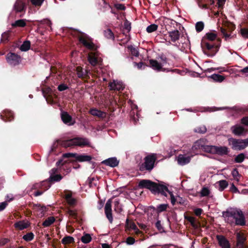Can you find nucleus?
I'll return each mask as SVG.
<instances>
[{"label": "nucleus", "instance_id": "obj_1", "mask_svg": "<svg viewBox=\"0 0 248 248\" xmlns=\"http://www.w3.org/2000/svg\"><path fill=\"white\" fill-rule=\"evenodd\" d=\"M225 222L231 226H244L246 224L245 216L242 211L236 208H229L222 212Z\"/></svg>", "mask_w": 248, "mask_h": 248}, {"label": "nucleus", "instance_id": "obj_2", "mask_svg": "<svg viewBox=\"0 0 248 248\" xmlns=\"http://www.w3.org/2000/svg\"><path fill=\"white\" fill-rule=\"evenodd\" d=\"M192 149V150L202 149L206 152L212 154H217L220 155H227L229 153V149L226 146H206L204 147L200 144L199 141H197L194 143Z\"/></svg>", "mask_w": 248, "mask_h": 248}, {"label": "nucleus", "instance_id": "obj_3", "mask_svg": "<svg viewBox=\"0 0 248 248\" xmlns=\"http://www.w3.org/2000/svg\"><path fill=\"white\" fill-rule=\"evenodd\" d=\"M139 186L140 187L150 189L153 193H161L164 196H166L165 190H167V188L166 186L158 185L150 180H142L140 182Z\"/></svg>", "mask_w": 248, "mask_h": 248}, {"label": "nucleus", "instance_id": "obj_4", "mask_svg": "<svg viewBox=\"0 0 248 248\" xmlns=\"http://www.w3.org/2000/svg\"><path fill=\"white\" fill-rule=\"evenodd\" d=\"M228 141L234 150H242L248 146V138L244 140L230 138Z\"/></svg>", "mask_w": 248, "mask_h": 248}, {"label": "nucleus", "instance_id": "obj_5", "mask_svg": "<svg viewBox=\"0 0 248 248\" xmlns=\"http://www.w3.org/2000/svg\"><path fill=\"white\" fill-rule=\"evenodd\" d=\"M89 141L85 138H77L64 141L62 145L65 147H70L72 146H84L88 145Z\"/></svg>", "mask_w": 248, "mask_h": 248}, {"label": "nucleus", "instance_id": "obj_6", "mask_svg": "<svg viewBox=\"0 0 248 248\" xmlns=\"http://www.w3.org/2000/svg\"><path fill=\"white\" fill-rule=\"evenodd\" d=\"M201 46L203 50L207 49L211 51V56H213L218 51V46L214 44L210 43L207 40H202L201 43Z\"/></svg>", "mask_w": 248, "mask_h": 248}, {"label": "nucleus", "instance_id": "obj_7", "mask_svg": "<svg viewBox=\"0 0 248 248\" xmlns=\"http://www.w3.org/2000/svg\"><path fill=\"white\" fill-rule=\"evenodd\" d=\"M156 159L155 154L148 155L145 158L144 166L146 170H151L153 169Z\"/></svg>", "mask_w": 248, "mask_h": 248}, {"label": "nucleus", "instance_id": "obj_8", "mask_svg": "<svg viewBox=\"0 0 248 248\" xmlns=\"http://www.w3.org/2000/svg\"><path fill=\"white\" fill-rule=\"evenodd\" d=\"M232 133L235 136H245L247 133V130L242 125L237 124L231 127Z\"/></svg>", "mask_w": 248, "mask_h": 248}, {"label": "nucleus", "instance_id": "obj_9", "mask_svg": "<svg viewBox=\"0 0 248 248\" xmlns=\"http://www.w3.org/2000/svg\"><path fill=\"white\" fill-rule=\"evenodd\" d=\"M79 41L84 46L90 49H93L94 46L92 42V40L86 34H83L79 38Z\"/></svg>", "mask_w": 248, "mask_h": 248}, {"label": "nucleus", "instance_id": "obj_10", "mask_svg": "<svg viewBox=\"0 0 248 248\" xmlns=\"http://www.w3.org/2000/svg\"><path fill=\"white\" fill-rule=\"evenodd\" d=\"M7 61L11 65H16L19 62L20 57L15 53H11L7 55Z\"/></svg>", "mask_w": 248, "mask_h": 248}, {"label": "nucleus", "instance_id": "obj_11", "mask_svg": "<svg viewBox=\"0 0 248 248\" xmlns=\"http://www.w3.org/2000/svg\"><path fill=\"white\" fill-rule=\"evenodd\" d=\"M105 213L107 218L110 223H112L113 217L112 215L111 201L110 200H108L105 204Z\"/></svg>", "mask_w": 248, "mask_h": 248}, {"label": "nucleus", "instance_id": "obj_12", "mask_svg": "<svg viewBox=\"0 0 248 248\" xmlns=\"http://www.w3.org/2000/svg\"><path fill=\"white\" fill-rule=\"evenodd\" d=\"M61 118L64 124L69 125H72L75 123V120L73 119L71 116L66 112H62Z\"/></svg>", "mask_w": 248, "mask_h": 248}, {"label": "nucleus", "instance_id": "obj_13", "mask_svg": "<svg viewBox=\"0 0 248 248\" xmlns=\"http://www.w3.org/2000/svg\"><path fill=\"white\" fill-rule=\"evenodd\" d=\"M191 156L186 155H179L177 157V161L179 165L183 166L190 162Z\"/></svg>", "mask_w": 248, "mask_h": 248}, {"label": "nucleus", "instance_id": "obj_14", "mask_svg": "<svg viewBox=\"0 0 248 248\" xmlns=\"http://www.w3.org/2000/svg\"><path fill=\"white\" fill-rule=\"evenodd\" d=\"M109 87L110 90L118 91L123 90L124 88V85L122 82L115 80L109 83Z\"/></svg>", "mask_w": 248, "mask_h": 248}, {"label": "nucleus", "instance_id": "obj_15", "mask_svg": "<svg viewBox=\"0 0 248 248\" xmlns=\"http://www.w3.org/2000/svg\"><path fill=\"white\" fill-rule=\"evenodd\" d=\"M237 239V247L238 248H243L244 242L246 240V237L244 234L241 232H238L236 233Z\"/></svg>", "mask_w": 248, "mask_h": 248}, {"label": "nucleus", "instance_id": "obj_16", "mask_svg": "<svg viewBox=\"0 0 248 248\" xmlns=\"http://www.w3.org/2000/svg\"><path fill=\"white\" fill-rule=\"evenodd\" d=\"M57 172V169L53 168L49 171V180L51 181L58 182L62 179V176L60 174H56Z\"/></svg>", "mask_w": 248, "mask_h": 248}, {"label": "nucleus", "instance_id": "obj_17", "mask_svg": "<svg viewBox=\"0 0 248 248\" xmlns=\"http://www.w3.org/2000/svg\"><path fill=\"white\" fill-rule=\"evenodd\" d=\"M88 61L92 65H96L99 61L98 54L96 52H91L88 55Z\"/></svg>", "mask_w": 248, "mask_h": 248}, {"label": "nucleus", "instance_id": "obj_18", "mask_svg": "<svg viewBox=\"0 0 248 248\" xmlns=\"http://www.w3.org/2000/svg\"><path fill=\"white\" fill-rule=\"evenodd\" d=\"M102 163L111 167H115L118 165L119 161L115 157H111L103 161Z\"/></svg>", "mask_w": 248, "mask_h": 248}, {"label": "nucleus", "instance_id": "obj_19", "mask_svg": "<svg viewBox=\"0 0 248 248\" xmlns=\"http://www.w3.org/2000/svg\"><path fill=\"white\" fill-rule=\"evenodd\" d=\"M150 64L151 67L155 70L157 71L165 70L164 69L162 68V67L164 66V64L159 63L155 60H150Z\"/></svg>", "mask_w": 248, "mask_h": 248}, {"label": "nucleus", "instance_id": "obj_20", "mask_svg": "<svg viewBox=\"0 0 248 248\" xmlns=\"http://www.w3.org/2000/svg\"><path fill=\"white\" fill-rule=\"evenodd\" d=\"M217 238L219 245L222 248H230L229 241L223 236H217Z\"/></svg>", "mask_w": 248, "mask_h": 248}, {"label": "nucleus", "instance_id": "obj_21", "mask_svg": "<svg viewBox=\"0 0 248 248\" xmlns=\"http://www.w3.org/2000/svg\"><path fill=\"white\" fill-rule=\"evenodd\" d=\"M15 227L20 230L27 228L29 226V222L25 220L19 221L15 224Z\"/></svg>", "mask_w": 248, "mask_h": 248}, {"label": "nucleus", "instance_id": "obj_22", "mask_svg": "<svg viewBox=\"0 0 248 248\" xmlns=\"http://www.w3.org/2000/svg\"><path fill=\"white\" fill-rule=\"evenodd\" d=\"M0 117L4 121H6V119L8 121H11L13 118V113L10 111L6 110L1 114Z\"/></svg>", "mask_w": 248, "mask_h": 248}, {"label": "nucleus", "instance_id": "obj_23", "mask_svg": "<svg viewBox=\"0 0 248 248\" xmlns=\"http://www.w3.org/2000/svg\"><path fill=\"white\" fill-rule=\"evenodd\" d=\"M92 157L90 155L85 154L76 155V159L79 162L90 161Z\"/></svg>", "mask_w": 248, "mask_h": 248}, {"label": "nucleus", "instance_id": "obj_24", "mask_svg": "<svg viewBox=\"0 0 248 248\" xmlns=\"http://www.w3.org/2000/svg\"><path fill=\"white\" fill-rule=\"evenodd\" d=\"M90 113L93 116H97L99 118H104L106 116V113L96 108H93L90 110Z\"/></svg>", "mask_w": 248, "mask_h": 248}, {"label": "nucleus", "instance_id": "obj_25", "mask_svg": "<svg viewBox=\"0 0 248 248\" xmlns=\"http://www.w3.org/2000/svg\"><path fill=\"white\" fill-rule=\"evenodd\" d=\"M25 5L20 0H17L14 5V9L16 12H21L24 10Z\"/></svg>", "mask_w": 248, "mask_h": 248}, {"label": "nucleus", "instance_id": "obj_26", "mask_svg": "<svg viewBox=\"0 0 248 248\" xmlns=\"http://www.w3.org/2000/svg\"><path fill=\"white\" fill-rule=\"evenodd\" d=\"M169 36L170 37L171 40L174 42L178 40L179 38L180 33L178 30H174L169 32Z\"/></svg>", "mask_w": 248, "mask_h": 248}, {"label": "nucleus", "instance_id": "obj_27", "mask_svg": "<svg viewBox=\"0 0 248 248\" xmlns=\"http://www.w3.org/2000/svg\"><path fill=\"white\" fill-rule=\"evenodd\" d=\"M217 38V36L216 33L213 32H209L207 33L204 37L202 40L208 41H214Z\"/></svg>", "mask_w": 248, "mask_h": 248}, {"label": "nucleus", "instance_id": "obj_28", "mask_svg": "<svg viewBox=\"0 0 248 248\" xmlns=\"http://www.w3.org/2000/svg\"><path fill=\"white\" fill-rule=\"evenodd\" d=\"M185 218L190 223L193 228L195 229L198 228L199 224L194 217L191 216H185Z\"/></svg>", "mask_w": 248, "mask_h": 248}, {"label": "nucleus", "instance_id": "obj_29", "mask_svg": "<svg viewBox=\"0 0 248 248\" xmlns=\"http://www.w3.org/2000/svg\"><path fill=\"white\" fill-rule=\"evenodd\" d=\"M209 78L212 79L216 82H221L225 79V77L218 74H213L209 77Z\"/></svg>", "mask_w": 248, "mask_h": 248}, {"label": "nucleus", "instance_id": "obj_30", "mask_svg": "<svg viewBox=\"0 0 248 248\" xmlns=\"http://www.w3.org/2000/svg\"><path fill=\"white\" fill-rule=\"evenodd\" d=\"M126 224L127 227L128 229L133 230L135 233L138 234L140 232V231L137 227L136 224L134 222H129L128 219H126Z\"/></svg>", "mask_w": 248, "mask_h": 248}, {"label": "nucleus", "instance_id": "obj_31", "mask_svg": "<svg viewBox=\"0 0 248 248\" xmlns=\"http://www.w3.org/2000/svg\"><path fill=\"white\" fill-rule=\"evenodd\" d=\"M216 184L218 185V189L220 191H222L228 186V183L226 180L219 181L217 182Z\"/></svg>", "mask_w": 248, "mask_h": 248}, {"label": "nucleus", "instance_id": "obj_32", "mask_svg": "<svg viewBox=\"0 0 248 248\" xmlns=\"http://www.w3.org/2000/svg\"><path fill=\"white\" fill-rule=\"evenodd\" d=\"M65 199L67 203L70 205H74L76 203V200L70 193H67L65 195Z\"/></svg>", "mask_w": 248, "mask_h": 248}, {"label": "nucleus", "instance_id": "obj_33", "mask_svg": "<svg viewBox=\"0 0 248 248\" xmlns=\"http://www.w3.org/2000/svg\"><path fill=\"white\" fill-rule=\"evenodd\" d=\"M26 25V20L25 19H19L16 21L14 23H12V25L13 27H23Z\"/></svg>", "mask_w": 248, "mask_h": 248}, {"label": "nucleus", "instance_id": "obj_34", "mask_svg": "<svg viewBox=\"0 0 248 248\" xmlns=\"http://www.w3.org/2000/svg\"><path fill=\"white\" fill-rule=\"evenodd\" d=\"M165 192L166 194V196H167V192L169 194L170 197L171 203L173 205H174L176 203L177 196H174L172 192L169 191L168 189L167 190H165Z\"/></svg>", "mask_w": 248, "mask_h": 248}, {"label": "nucleus", "instance_id": "obj_35", "mask_svg": "<svg viewBox=\"0 0 248 248\" xmlns=\"http://www.w3.org/2000/svg\"><path fill=\"white\" fill-rule=\"evenodd\" d=\"M55 220V219L53 217H49L43 223V225L44 227H48L53 223Z\"/></svg>", "mask_w": 248, "mask_h": 248}, {"label": "nucleus", "instance_id": "obj_36", "mask_svg": "<svg viewBox=\"0 0 248 248\" xmlns=\"http://www.w3.org/2000/svg\"><path fill=\"white\" fill-rule=\"evenodd\" d=\"M31 46V43L30 41H26L23 42L22 45L20 46V50L23 51H26L28 50Z\"/></svg>", "mask_w": 248, "mask_h": 248}, {"label": "nucleus", "instance_id": "obj_37", "mask_svg": "<svg viewBox=\"0 0 248 248\" xmlns=\"http://www.w3.org/2000/svg\"><path fill=\"white\" fill-rule=\"evenodd\" d=\"M74 241V238L70 236H65L62 240V242L63 244H70Z\"/></svg>", "mask_w": 248, "mask_h": 248}, {"label": "nucleus", "instance_id": "obj_38", "mask_svg": "<svg viewBox=\"0 0 248 248\" xmlns=\"http://www.w3.org/2000/svg\"><path fill=\"white\" fill-rule=\"evenodd\" d=\"M91 240L92 237L91 235L87 233L84 234L81 238V241L85 244L89 243Z\"/></svg>", "mask_w": 248, "mask_h": 248}, {"label": "nucleus", "instance_id": "obj_39", "mask_svg": "<svg viewBox=\"0 0 248 248\" xmlns=\"http://www.w3.org/2000/svg\"><path fill=\"white\" fill-rule=\"evenodd\" d=\"M245 158V155L243 153L238 155L234 158V161L236 163L242 162Z\"/></svg>", "mask_w": 248, "mask_h": 248}, {"label": "nucleus", "instance_id": "obj_40", "mask_svg": "<svg viewBox=\"0 0 248 248\" xmlns=\"http://www.w3.org/2000/svg\"><path fill=\"white\" fill-rule=\"evenodd\" d=\"M201 195L202 197L208 196L210 193V190L207 187H203L201 191Z\"/></svg>", "mask_w": 248, "mask_h": 248}, {"label": "nucleus", "instance_id": "obj_41", "mask_svg": "<svg viewBox=\"0 0 248 248\" xmlns=\"http://www.w3.org/2000/svg\"><path fill=\"white\" fill-rule=\"evenodd\" d=\"M158 28V26L156 24H153L148 26L146 28V31L148 32L151 33L155 31Z\"/></svg>", "mask_w": 248, "mask_h": 248}, {"label": "nucleus", "instance_id": "obj_42", "mask_svg": "<svg viewBox=\"0 0 248 248\" xmlns=\"http://www.w3.org/2000/svg\"><path fill=\"white\" fill-rule=\"evenodd\" d=\"M105 36L108 39H114V35L113 32L110 29H107L104 31Z\"/></svg>", "mask_w": 248, "mask_h": 248}, {"label": "nucleus", "instance_id": "obj_43", "mask_svg": "<svg viewBox=\"0 0 248 248\" xmlns=\"http://www.w3.org/2000/svg\"><path fill=\"white\" fill-rule=\"evenodd\" d=\"M195 28H196V30L197 31H198V32L201 31L203 29V28H204L203 23L201 21L198 22L196 24Z\"/></svg>", "mask_w": 248, "mask_h": 248}, {"label": "nucleus", "instance_id": "obj_44", "mask_svg": "<svg viewBox=\"0 0 248 248\" xmlns=\"http://www.w3.org/2000/svg\"><path fill=\"white\" fill-rule=\"evenodd\" d=\"M220 30L226 40H227L232 37L231 34L230 33H228L227 32V30L225 29L221 28Z\"/></svg>", "mask_w": 248, "mask_h": 248}, {"label": "nucleus", "instance_id": "obj_45", "mask_svg": "<svg viewBox=\"0 0 248 248\" xmlns=\"http://www.w3.org/2000/svg\"><path fill=\"white\" fill-rule=\"evenodd\" d=\"M34 237V234L32 232L28 233L24 235L23 237L24 240L27 241H30L33 239Z\"/></svg>", "mask_w": 248, "mask_h": 248}, {"label": "nucleus", "instance_id": "obj_46", "mask_svg": "<svg viewBox=\"0 0 248 248\" xmlns=\"http://www.w3.org/2000/svg\"><path fill=\"white\" fill-rule=\"evenodd\" d=\"M168 206V204H162L157 206V210L158 212H161L165 211Z\"/></svg>", "mask_w": 248, "mask_h": 248}, {"label": "nucleus", "instance_id": "obj_47", "mask_svg": "<svg viewBox=\"0 0 248 248\" xmlns=\"http://www.w3.org/2000/svg\"><path fill=\"white\" fill-rule=\"evenodd\" d=\"M45 0H31V3L35 6H41Z\"/></svg>", "mask_w": 248, "mask_h": 248}, {"label": "nucleus", "instance_id": "obj_48", "mask_svg": "<svg viewBox=\"0 0 248 248\" xmlns=\"http://www.w3.org/2000/svg\"><path fill=\"white\" fill-rule=\"evenodd\" d=\"M10 35V31H7L3 33L1 35V41L4 42L8 40Z\"/></svg>", "mask_w": 248, "mask_h": 248}, {"label": "nucleus", "instance_id": "obj_49", "mask_svg": "<svg viewBox=\"0 0 248 248\" xmlns=\"http://www.w3.org/2000/svg\"><path fill=\"white\" fill-rule=\"evenodd\" d=\"M240 32L243 37L248 38V29H241L240 30Z\"/></svg>", "mask_w": 248, "mask_h": 248}, {"label": "nucleus", "instance_id": "obj_50", "mask_svg": "<svg viewBox=\"0 0 248 248\" xmlns=\"http://www.w3.org/2000/svg\"><path fill=\"white\" fill-rule=\"evenodd\" d=\"M128 48L130 49L131 54L133 56L136 57H138L139 56V51L136 48L133 47V46H129Z\"/></svg>", "mask_w": 248, "mask_h": 248}, {"label": "nucleus", "instance_id": "obj_51", "mask_svg": "<svg viewBox=\"0 0 248 248\" xmlns=\"http://www.w3.org/2000/svg\"><path fill=\"white\" fill-rule=\"evenodd\" d=\"M119 202L118 201H115L114 206L115 210L117 212H120L122 211V208L119 206Z\"/></svg>", "mask_w": 248, "mask_h": 248}, {"label": "nucleus", "instance_id": "obj_52", "mask_svg": "<svg viewBox=\"0 0 248 248\" xmlns=\"http://www.w3.org/2000/svg\"><path fill=\"white\" fill-rule=\"evenodd\" d=\"M195 131L198 133H204L206 131V128L205 126H202L201 127L198 128L195 130Z\"/></svg>", "mask_w": 248, "mask_h": 248}, {"label": "nucleus", "instance_id": "obj_53", "mask_svg": "<svg viewBox=\"0 0 248 248\" xmlns=\"http://www.w3.org/2000/svg\"><path fill=\"white\" fill-rule=\"evenodd\" d=\"M135 241L134 238L132 237H128L126 240V243L128 245H133L134 244Z\"/></svg>", "mask_w": 248, "mask_h": 248}, {"label": "nucleus", "instance_id": "obj_54", "mask_svg": "<svg viewBox=\"0 0 248 248\" xmlns=\"http://www.w3.org/2000/svg\"><path fill=\"white\" fill-rule=\"evenodd\" d=\"M77 154L75 153H66L63 155V157L68 158V157H75L76 158V157Z\"/></svg>", "mask_w": 248, "mask_h": 248}, {"label": "nucleus", "instance_id": "obj_55", "mask_svg": "<svg viewBox=\"0 0 248 248\" xmlns=\"http://www.w3.org/2000/svg\"><path fill=\"white\" fill-rule=\"evenodd\" d=\"M77 71L78 76L79 78H81L83 76L84 73H83L82 69H81L80 67H78L77 68Z\"/></svg>", "mask_w": 248, "mask_h": 248}, {"label": "nucleus", "instance_id": "obj_56", "mask_svg": "<svg viewBox=\"0 0 248 248\" xmlns=\"http://www.w3.org/2000/svg\"><path fill=\"white\" fill-rule=\"evenodd\" d=\"M230 190L233 193H240L239 191L237 188L233 184L231 186Z\"/></svg>", "mask_w": 248, "mask_h": 248}, {"label": "nucleus", "instance_id": "obj_57", "mask_svg": "<svg viewBox=\"0 0 248 248\" xmlns=\"http://www.w3.org/2000/svg\"><path fill=\"white\" fill-rule=\"evenodd\" d=\"M176 203L183 204L185 203V200L179 196L177 195Z\"/></svg>", "mask_w": 248, "mask_h": 248}, {"label": "nucleus", "instance_id": "obj_58", "mask_svg": "<svg viewBox=\"0 0 248 248\" xmlns=\"http://www.w3.org/2000/svg\"><path fill=\"white\" fill-rule=\"evenodd\" d=\"M58 88L60 91H63L66 90L68 88V87L65 84H62L58 86Z\"/></svg>", "mask_w": 248, "mask_h": 248}, {"label": "nucleus", "instance_id": "obj_59", "mask_svg": "<svg viewBox=\"0 0 248 248\" xmlns=\"http://www.w3.org/2000/svg\"><path fill=\"white\" fill-rule=\"evenodd\" d=\"M241 123L246 126H248V116L243 117L241 121Z\"/></svg>", "mask_w": 248, "mask_h": 248}, {"label": "nucleus", "instance_id": "obj_60", "mask_svg": "<svg viewBox=\"0 0 248 248\" xmlns=\"http://www.w3.org/2000/svg\"><path fill=\"white\" fill-rule=\"evenodd\" d=\"M218 8H222L225 4L226 0H217Z\"/></svg>", "mask_w": 248, "mask_h": 248}, {"label": "nucleus", "instance_id": "obj_61", "mask_svg": "<svg viewBox=\"0 0 248 248\" xmlns=\"http://www.w3.org/2000/svg\"><path fill=\"white\" fill-rule=\"evenodd\" d=\"M7 205L6 202L0 203V211L3 210Z\"/></svg>", "mask_w": 248, "mask_h": 248}, {"label": "nucleus", "instance_id": "obj_62", "mask_svg": "<svg viewBox=\"0 0 248 248\" xmlns=\"http://www.w3.org/2000/svg\"><path fill=\"white\" fill-rule=\"evenodd\" d=\"M8 241H9V240L6 238H3L1 239H0V246H2L5 245Z\"/></svg>", "mask_w": 248, "mask_h": 248}, {"label": "nucleus", "instance_id": "obj_63", "mask_svg": "<svg viewBox=\"0 0 248 248\" xmlns=\"http://www.w3.org/2000/svg\"><path fill=\"white\" fill-rule=\"evenodd\" d=\"M232 174L235 178H237V176H239L238 171L236 169H234L232 171Z\"/></svg>", "mask_w": 248, "mask_h": 248}, {"label": "nucleus", "instance_id": "obj_64", "mask_svg": "<svg viewBox=\"0 0 248 248\" xmlns=\"http://www.w3.org/2000/svg\"><path fill=\"white\" fill-rule=\"evenodd\" d=\"M202 209L201 208H197L194 210V213L196 216H200L202 213Z\"/></svg>", "mask_w": 248, "mask_h": 248}]
</instances>
